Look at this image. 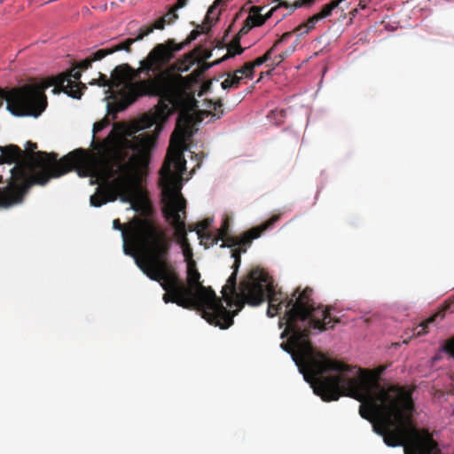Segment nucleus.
Masks as SVG:
<instances>
[{"mask_svg":"<svg viewBox=\"0 0 454 454\" xmlns=\"http://www.w3.org/2000/svg\"><path fill=\"white\" fill-rule=\"evenodd\" d=\"M312 294L313 289L307 288L286 315L287 330L293 336L281 347L291 354L305 380L313 385L315 394L325 402L336 401L340 395L360 402V416L372 424L373 431L389 447L403 446L404 454H442L432 434L413 423L414 387L381 386L379 378L386 369L383 365L374 370L358 368L360 374L349 377L356 367L331 359L313 347L310 329H333L340 320L331 317L330 308L316 306Z\"/></svg>","mask_w":454,"mask_h":454,"instance_id":"obj_1","label":"nucleus"},{"mask_svg":"<svg viewBox=\"0 0 454 454\" xmlns=\"http://www.w3.org/2000/svg\"><path fill=\"white\" fill-rule=\"evenodd\" d=\"M134 238L143 252L142 257L137 259V265L150 279L160 283L165 291L162 296L165 303L196 309L210 325L221 329L233 325V314L211 287L202 285L195 261L186 263V282L180 278L170 260L172 239L161 226L139 220Z\"/></svg>","mask_w":454,"mask_h":454,"instance_id":"obj_2","label":"nucleus"},{"mask_svg":"<svg viewBox=\"0 0 454 454\" xmlns=\"http://www.w3.org/2000/svg\"><path fill=\"white\" fill-rule=\"evenodd\" d=\"M109 124L108 118L105 117L93 125L91 146L98 152V160L88 150L79 148L86 152L88 163L73 166L80 176H95L98 180L99 186L90 199V205L96 207L118 198L124 202L131 201V181H141L147 174L151 151L159 134L144 132L129 140L123 129L114 125L105 139L96 140L95 135Z\"/></svg>","mask_w":454,"mask_h":454,"instance_id":"obj_3","label":"nucleus"},{"mask_svg":"<svg viewBox=\"0 0 454 454\" xmlns=\"http://www.w3.org/2000/svg\"><path fill=\"white\" fill-rule=\"evenodd\" d=\"M165 45L156 44L147 57L139 62L138 68L129 64L117 66L113 71L116 88L124 85V104L120 110L136 102L139 98H159L154 112L145 114L134 123V133L155 125L160 133L168 118L176 109L187 105L188 95L184 77L165 67L170 63Z\"/></svg>","mask_w":454,"mask_h":454,"instance_id":"obj_4","label":"nucleus"},{"mask_svg":"<svg viewBox=\"0 0 454 454\" xmlns=\"http://www.w3.org/2000/svg\"><path fill=\"white\" fill-rule=\"evenodd\" d=\"M26 152L16 145L0 146V165L15 164L5 187L0 188V208H8L23 202L25 195L35 184L44 185L50 179L59 177L73 169V166H86L88 155L85 151L74 150L60 160L55 153L39 151L31 155L38 173H28L30 166L25 159Z\"/></svg>","mask_w":454,"mask_h":454,"instance_id":"obj_5","label":"nucleus"},{"mask_svg":"<svg viewBox=\"0 0 454 454\" xmlns=\"http://www.w3.org/2000/svg\"><path fill=\"white\" fill-rule=\"evenodd\" d=\"M307 288L309 287H305L301 292L300 288H297L291 297H288L286 294L275 290L273 281L267 271L256 268L250 271L247 279L240 282L239 291L237 290V273L232 272L222 289V294L227 307L230 309L236 307L233 311L228 309L231 315L233 314V317L242 309L245 304L257 306L266 299L269 302L267 309L269 317L277 316L285 307L286 310L279 320L280 327L286 325L281 333V338L289 335L290 339L293 336V332L287 330L288 323L286 315L295 306L296 301Z\"/></svg>","mask_w":454,"mask_h":454,"instance_id":"obj_6","label":"nucleus"},{"mask_svg":"<svg viewBox=\"0 0 454 454\" xmlns=\"http://www.w3.org/2000/svg\"><path fill=\"white\" fill-rule=\"evenodd\" d=\"M82 74L74 67L57 76H51L41 82H33L20 86L9 99L11 110L18 115L39 117L46 109L48 102L45 90L54 86V93L63 91L74 98H80L86 85L80 82Z\"/></svg>","mask_w":454,"mask_h":454,"instance_id":"obj_7","label":"nucleus"},{"mask_svg":"<svg viewBox=\"0 0 454 454\" xmlns=\"http://www.w3.org/2000/svg\"><path fill=\"white\" fill-rule=\"evenodd\" d=\"M184 145L170 142L168 154L160 171V184L161 186L162 201H168L171 195L184 199L181 193L182 175L185 169L186 161L183 155Z\"/></svg>","mask_w":454,"mask_h":454,"instance_id":"obj_8","label":"nucleus"},{"mask_svg":"<svg viewBox=\"0 0 454 454\" xmlns=\"http://www.w3.org/2000/svg\"><path fill=\"white\" fill-rule=\"evenodd\" d=\"M163 215L167 221L175 230V237L177 243L188 239L185 224L186 219V200L176 198V195H171L168 201H162Z\"/></svg>","mask_w":454,"mask_h":454,"instance_id":"obj_9","label":"nucleus"},{"mask_svg":"<svg viewBox=\"0 0 454 454\" xmlns=\"http://www.w3.org/2000/svg\"><path fill=\"white\" fill-rule=\"evenodd\" d=\"M149 221L151 223H153V220L148 218H134L130 223L129 230H126L124 225L120 222L119 219H115L113 222V228L117 231H121V237L123 239V252L127 255H130L135 258V262H137V259L142 257V249L141 247L136 243L135 238H134V230L137 226L138 221ZM154 223H156L154 222Z\"/></svg>","mask_w":454,"mask_h":454,"instance_id":"obj_10","label":"nucleus"},{"mask_svg":"<svg viewBox=\"0 0 454 454\" xmlns=\"http://www.w3.org/2000/svg\"><path fill=\"white\" fill-rule=\"evenodd\" d=\"M188 99L187 105L182 108L176 109L173 111L174 114L176 111H182L177 117L176 129L171 136L170 142L173 144H179V145H185L186 137L191 134L192 125L193 122V117L187 112H184L183 110L187 108L191 102L194 101V98L191 96L187 91Z\"/></svg>","mask_w":454,"mask_h":454,"instance_id":"obj_11","label":"nucleus"},{"mask_svg":"<svg viewBox=\"0 0 454 454\" xmlns=\"http://www.w3.org/2000/svg\"><path fill=\"white\" fill-rule=\"evenodd\" d=\"M337 7L338 6L336 5V4L332 0L328 4H325L320 12L309 17L304 23L297 26L296 32H299L301 29L305 28V30L303 32H301V34H308L310 30H312L315 27L316 24L319 20L330 17L333 13V11L335 10Z\"/></svg>","mask_w":454,"mask_h":454,"instance_id":"obj_12","label":"nucleus"},{"mask_svg":"<svg viewBox=\"0 0 454 454\" xmlns=\"http://www.w3.org/2000/svg\"><path fill=\"white\" fill-rule=\"evenodd\" d=\"M279 219V215H272L265 223L258 227L252 228L239 237V247H247L251 244L253 239L259 238L263 231L272 227Z\"/></svg>","mask_w":454,"mask_h":454,"instance_id":"obj_13","label":"nucleus"},{"mask_svg":"<svg viewBox=\"0 0 454 454\" xmlns=\"http://www.w3.org/2000/svg\"><path fill=\"white\" fill-rule=\"evenodd\" d=\"M200 33H203L201 29H200V31L199 29H193L189 34L187 38L184 42H182L180 43H176L175 39H168L165 43H159V44L160 45H165V47H166L165 49H167L166 50L167 52L169 53V61L171 62L172 59H174V58H175V53L177 52V51H180L186 45L191 43L192 41L196 40Z\"/></svg>","mask_w":454,"mask_h":454,"instance_id":"obj_14","label":"nucleus"},{"mask_svg":"<svg viewBox=\"0 0 454 454\" xmlns=\"http://www.w3.org/2000/svg\"><path fill=\"white\" fill-rule=\"evenodd\" d=\"M252 28L251 25L245 20L243 27L239 29L238 34L232 38L227 48V53L223 59L232 58L244 52L245 49L240 46V39L243 35H247Z\"/></svg>","mask_w":454,"mask_h":454,"instance_id":"obj_15","label":"nucleus"},{"mask_svg":"<svg viewBox=\"0 0 454 454\" xmlns=\"http://www.w3.org/2000/svg\"><path fill=\"white\" fill-rule=\"evenodd\" d=\"M225 3L218 2L215 0L213 4L208 8L207 14L204 18V20L201 25H198V28H201L203 33H208L211 30V27L214 24L217 22L219 20V16L221 14V11L216 12V10L220 6H224Z\"/></svg>","mask_w":454,"mask_h":454,"instance_id":"obj_16","label":"nucleus"},{"mask_svg":"<svg viewBox=\"0 0 454 454\" xmlns=\"http://www.w3.org/2000/svg\"><path fill=\"white\" fill-rule=\"evenodd\" d=\"M262 10V7L259 6H253L251 9V14L247 16L246 20L251 25L252 27H259L265 23L266 20L270 18L273 12H270V11L265 15L261 14V11Z\"/></svg>","mask_w":454,"mask_h":454,"instance_id":"obj_17","label":"nucleus"},{"mask_svg":"<svg viewBox=\"0 0 454 454\" xmlns=\"http://www.w3.org/2000/svg\"><path fill=\"white\" fill-rule=\"evenodd\" d=\"M316 0H275L278 4L270 9V12H277L279 8H292L294 10L301 6H310Z\"/></svg>","mask_w":454,"mask_h":454,"instance_id":"obj_18","label":"nucleus"},{"mask_svg":"<svg viewBox=\"0 0 454 454\" xmlns=\"http://www.w3.org/2000/svg\"><path fill=\"white\" fill-rule=\"evenodd\" d=\"M445 309H446L436 312L435 314H434L433 316L428 317L426 321L420 323L416 327H414V329H413V335H415V336H421V335L427 333V327H428L429 324L434 323L438 317H440L441 319H442L444 317Z\"/></svg>","mask_w":454,"mask_h":454,"instance_id":"obj_19","label":"nucleus"},{"mask_svg":"<svg viewBox=\"0 0 454 454\" xmlns=\"http://www.w3.org/2000/svg\"><path fill=\"white\" fill-rule=\"evenodd\" d=\"M105 57H106V52L103 51V50L100 49L96 52L92 53L90 57L77 63L75 66L80 70H87L91 67L94 61L101 60Z\"/></svg>","mask_w":454,"mask_h":454,"instance_id":"obj_20","label":"nucleus"},{"mask_svg":"<svg viewBox=\"0 0 454 454\" xmlns=\"http://www.w3.org/2000/svg\"><path fill=\"white\" fill-rule=\"evenodd\" d=\"M37 148V145L34 142H31V141H27V145H26V155H25V159L27 162H29L30 166L29 168H28V173L29 174H32V173H38V171H36V168H39V170H42V168L40 167H36L34 163V161L31 160V155L33 154H35V153L34 152V150H35ZM38 152H36L37 153Z\"/></svg>","mask_w":454,"mask_h":454,"instance_id":"obj_21","label":"nucleus"},{"mask_svg":"<svg viewBox=\"0 0 454 454\" xmlns=\"http://www.w3.org/2000/svg\"><path fill=\"white\" fill-rule=\"evenodd\" d=\"M136 42H137V40H135V38H127L123 42H121L113 47L105 48L102 50H103V51L106 52V56L110 55L114 52H116L118 51H125L127 52H131V45Z\"/></svg>","mask_w":454,"mask_h":454,"instance_id":"obj_22","label":"nucleus"},{"mask_svg":"<svg viewBox=\"0 0 454 454\" xmlns=\"http://www.w3.org/2000/svg\"><path fill=\"white\" fill-rule=\"evenodd\" d=\"M189 0H177L176 3L169 9L166 17L167 23L170 24L178 19L176 11L187 5Z\"/></svg>","mask_w":454,"mask_h":454,"instance_id":"obj_23","label":"nucleus"},{"mask_svg":"<svg viewBox=\"0 0 454 454\" xmlns=\"http://www.w3.org/2000/svg\"><path fill=\"white\" fill-rule=\"evenodd\" d=\"M241 81V76L237 74H229L228 77L221 83L223 90H228L231 87L238 88Z\"/></svg>","mask_w":454,"mask_h":454,"instance_id":"obj_24","label":"nucleus"},{"mask_svg":"<svg viewBox=\"0 0 454 454\" xmlns=\"http://www.w3.org/2000/svg\"><path fill=\"white\" fill-rule=\"evenodd\" d=\"M90 83L92 85L97 84L100 87H110V88L115 87L116 88V86L114 83L113 76L111 77V79H108V77L106 74H101V73H99L98 79H93L92 82H90Z\"/></svg>","mask_w":454,"mask_h":454,"instance_id":"obj_25","label":"nucleus"},{"mask_svg":"<svg viewBox=\"0 0 454 454\" xmlns=\"http://www.w3.org/2000/svg\"><path fill=\"white\" fill-rule=\"evenodd\" d=\"M179 245L182 248V252H183V254H184L186 263L188 262L194 261L192 248L190 245L189 240L188 239L184 240V241H182V243H179Z\"/></svg>","mask_w":454,"mask_h":454,"instance_id":"obj_26","label":"nucleus"},{"mask_svg":"<svg viewBox=\"0 0 454 454\" xmlns=\"http://www.w3.org/2000/svg\"><path fill=\"white\" fill-rule=\"evenodd\" d=\"M225 59H221L219 60H216L213 63H207V62H203L200 65V67H198V68H196L192 73V75L193 76V78H197L199 76H200L203 73H205L207 69H209L211 67H213L214 65H216L220 62H222L223 60H224Z\"/></svg>","mask_w":454,"mask_h":454,"instance_id":"obj_27","label":"nucleus"},{"mask_svg":"<svg viewBox=\"0 0 454 454\" xmlns=\"http://www.w3.org/2000/svg\"><path fill=\"white\" fill-rule=\"evenodd\" d=\"M233 74L239 76H245L247 78H252L254 74V68L250 62H247L241 68L235 70Z\"/></svg>","mask_w":454,"mask_h":454,"instance_id":"obj_28","label":"nucleus"},{"mask_svg":"<svg viewBox=\"0 0 454 454\" xmlns=\"http://www.w3.org/2000/svg\"><path fill=\"white\" fill-rule=\"evenodd\" d=\"M230 224L227 219H225L221 227L217 231L216 239H215V243H218L220 239H224L226 236L229 235Z\"/></svg>","mask_w":454,"mask_h":454,"instance_id":"obj_29","label":"nucleus"},{"mask_svg":"<svg viewBox=\"0 0 454 454\" xmlns=\"http://www.w3.org/2000/svg\"><path fill=\"white\" fill-rule=\"evenodd\" d=\"M20 87H16V88H12V90H4V89H0V106L3 105V100H5L6 103H7V109L15 116H19L18 114H14L10 106H9V99L11 98V95L12 93L19 89Z\"/></svg>","mask_w":454,"mask_h":454,"instance_id":"obj_30","label":"nucleus"},{"mask_svg":"<svg viewBox=\"0 0 454 454\" xmlns=\"http://www.w3.org/2000/svg\"><path fill=\"white\" fill-rule=\"evenodd\" d=\"M211 224V220L208 218H206L200 222H198L196 223V233L198 237H201V234L207 232V229L209 228Z\"/></svg>","mask_w":454,"mask_h":454,"instance_id":"obj_31","label":"nucleus"},{"mask_svg":"<svg viewBox=\"0 0 454 454\" xmlns=\"http://www.w3.org/2000/svg\"><path fill=\"white\" fill-rule=\"evenodd\" d=\"M200 239L201 243H205V247H208L209 246L216 245L215 243V239H216V235H214L212 232L207 231L201 234V237H198Z\"/></svg>","mask_w":454,"mask_h":454,"instance_id":"obj_32","label":"nucleus"},{"mask_svg":"<svg viewBox=\"0 0 454 454\" xmlns=\"http://www.w3.org/2000/svg\"><path fill=\"white\" fill-rule=\"evenodd\" d=\"M294 51V47H290L286 51L276 55L273 59V64L275 66H278L282 63L287 57H289Z\"/></svg>","mask_w":454,"mask_h":454,"instance_id":"obj_33","label":"nucleus"},{"mask_svg":"<svg viewBox=\"0 0 454 454\" xmlns=\"http://www.w3.org/2000/svg\"><path fill=\"white\" fill-rule=\"evenodd\" d=\"M223 243L220 247H235L239 245V237L226 236L224 239H221Z\"/></svg>","mask_w":454,"mask_h":454,"instance_id":"obj_34","label":"nucleus"},{"mask_svg":"<svg viewBox=\"0 0 454 454\" xmlns=\"http://www.w3.org/2000/svg\"><path fill=\"white\" fill-rule=\"evenodd\" d=\"M153 32V27L150 26H143L139 28L137 35L135 37V40L141 41L145 36H147L151 33Z\"/></svg>","mask_w":454,"mask_h":454,"instance_id":"obj_35","label":"nucleus"},{"mask_svg":"<svg viewBox=\"0 0 454 454\" xmlns=\"http://www.w3.org/2000/svg\"><path fill=\"white\" fill-rule=\"evenodd\" d=\"M167 23L166 17H160V19L156 20L151 27L154 29H160L162 30L165 27V25Z\"/></svg>","mask_w":454,"mask_h":454,"instance_id":"obj_36","label":"nucleus"},{"mask_svg":"<svg viewBox=\"0 0 454 454\" xmlns=\"http://www.w3.org/2000/svg\"><path fill=\"white\" fill-rule=\"evenodd\" d=\"M304 30H305V28L301 29L299 32H296V27H295L293 31L284 33L280 36V41H283V42L287 41L293 35V34H297L298 35H302L303 34H301V32H303Z\"/></svg>","mask_w":454,"mask_h":454,"instance_id":"obj_37","label":"nucleus"},{"mask_svg":"<svg viewBox=\"0 0 454 454\" xmlns=\"http://www.w3.org/2000/svg\"><path fill=\"white\" fill-rule=\"evenodd\" d=\"M445 350L454 357V338L447 341Z\"/></svg>","mask_w":454,"mask_h":454,"instance_id":"obj_38","label":"nucleus"},{"mask_svg":"<svg viewBox=\"0 0 454 454\" xmlns=\"http://www.w3.org/2000/svg\"><path fill=\"white\" fill-rule=\"evenodd\" d=\"M247 251L246 247L242 248H234L231 250V257L234 258V260H236V258H238V256H241V253H245Z\"/></svg>","mask_w":454,"mask_h":454,"instance_id":"obj_39","label":"nucleus"},{"mask_svg":"<svg viewBox=\"0 0 454 454\" xmlns=\"http://www.w3.org/2000/svg\"><path fill=\"white\" fill-rule=\"evenodd\" d=\"M250 63L252 64L253 68L254 69L255 67H259V66L264 64L265 61L262 57H259Z\"/></svg>","mask_w":454,"mask_h":454,"instance_id":"obj_40","label":"nucleus"},{"mask_svg":"<svg viewBox=\"0 0 454 454\" xmlns=\"http://www.w3.org/2000/svg\"><path fill=\"white\" fill-rule=\"evenodd\" d=\"M240 263H241V256H238V258H236V260H234V263L232 265L233 272H236V273L238 272Z\"/></svg>","mask_w":454,"mask_h":454,"instance_id":"obj_41","label":"nucleus"},{"mask_svg":"<svg viewBox=\"0 0 454 454\" xmlns=\"http://www.w3.org/2000/svg\"><path fill=\"white\" fill-rule=\"evenodd\" d=\"M240 263H241V256H238V258H236V260H234V263L232 265L233 272H236V273L238 272Z\"/></svg>","mask_w":454,"mask_h":454,"instance_id":"obj_42","label":"nucleus"},{"mask_svg":"<svg viewBox=\"0 0 454 454\" xmlns=\"http://www.w3.org/2000/svg\"><path fill=\"white\" fill-rule=\"evenodd\" d=\"M274 53L273 49H269L262 57L263 58L264 61L267 62L271 59V55Z\"/></svg>","mask_w":454,"mask_h":454,"instance_id":"obj_43","label":"nucleus"},{"mask_svg":"<svg viewBox=\"0 0 454 454\" xmlns=\"http://www.w3.org/2000/svg\"><path fill=\"white\" fill-rule=\"evenodd\" d=\"M274 53L273 49H269L262 57L263 58L264 61L267 62L271 59V55Z\"/></svg>","mask_w":454,"mask_h":454,"instance_id":"obj_44","label":"nucleus"},{"mask_svg":"<svg viewBox=\"0 0 454 454\" xmlns=\"http://www.w3.org/2000/svg\"><path fill=\"white\" fill-rule=\"evenodd\" d=\"M372 0H360L359 1V4H358V7L359 9L361 10H364L367 7L368 4L371 2Z\"/></svg>","mask_w":454,"mask_h":454,"instance_id":"obj_45","label":"nucleus"},{"mask_svg":"<svg viewBox=\"0 0 454 454\" xmlns=\"http://www.w3.org/2000/svg\"><path fill=\"white\" fill-rule=\"evenodd\" d=\"M223 106V103H222V100L221 99H218L216 102H215L214 104V109L215 110H217L218 108H221Z\"/></svg>","mask_w":454,"mask_h":454,"instance_id":"obj_46","label":"nucleus"},{"mask_svg":"<svg viewBox=\"0 0 454 454\" xmlns=\"http://www.w3.org/2000/svg\"><path fill=\"white\" fill-rule=\"evenodd\" d=\"M187 232L196 231V224H189L186 226Z\"/></svg>","mask_w":454,"mask_h":454,"instance_id":"obj_47","label":"nucleus"},{"mask_svg":"<svg viewBox=\"0 0 454 454\" xmlns=\"http://www.w3.org/2000/svg\"><path fill=\"white\" fill-rule=\"evenodd\" d=\"M284 43V42H283V41H280V38H279V39H278V40L274 43V44L270 47V49H273V51H276V49H277V47H278L280 43Z\"/></svg>","mask_w":454,"mask_h":454,"instance_id":"obj_48","label":"nucleus"},{"mask_svg":"<svg viewBox=\"0 0 454 454\" xmlns=\"http://www.w3.org/2000/svg\"><path fill=\"white\" fill-rule=\"evenodd\" d=\"M187 60L190 61V63H192L193 61V56L192 53L187 55Z\"/></svg>","mask_w":454,"mask_h":454,"instance_id":"obj_49","label":"nucleus"},{"mask_svg":"<svg viewBox=\"0 0 454 454\" xmlns=\"http://www.w3.org/2000/svg\"><path fill=\"white\" fill-rule=\"evenodd\" d=\"M350 13H351L353 16H355V15L357 13V8L354 9Z\"/></svg>","mask_w":454,"mask_h":454,"instance_id":"obj_50","label":"nucleus"},{"mask_svg":"<svg viewBox=\"0 0 454 454\" xmlns=\"http://www.w3.org/2000/svg\"><path fill=\"white\" fill-rule=\"evenodd\" d=\"M179 70H180V71H182V72H185V71H187V70H188V67H184V68H181V67H180V68H179Z\"/></svg>","mask_w":454,"mask_h":454,"instance_id":"obj_51","label":"nucleus"},{"mask_svg":"<svg viewBox=\"0 0 454 454\" xmlns=\"http://www.w3.org/2000/svg\"><path fill=\"white\" fill-rule=\"evenodd\" d=\"M129 136H131V138H129V140H131L134 137H137L138 135H132V133H129Z\"/></svg>","mask_w":454,"mask_h":454,"instance_id":"obj_52","label":"nucleus"},{"mask_svg":"<svg viewBox=\"0 0 454 454\" xmlns=\"http://www.w3.org/2000/svg\"><path fill=\"white\" fill-rule=\"evenodd\" d=\"M218 2H223V3H225L224 0H217V3Z\"/></svg>","mask_w":454,"mask_h":454,"instance_id":"obj_53","label":"nucleus"},{"mask_svg":"<svg viewBox=\"0 0 454 454\" xmlns=\"http://www.w3.org/2000/svg\"><path fill=\"white\" fill-rule=\"evenodd\" d=\"M4 0H0V4L3 3Z\"/></svg>","mask_w":454,"mask_h":454,"instance_id":"obj_54","label":"nucleus"}]
</instances>
